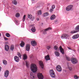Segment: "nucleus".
Segmentation results:
<instances>
[{"instance_id": "f257e3e1", "label": "nucleus", "mask_w": 79, "mask_h": 79, "mask_svg": "<svg viewBox=\"0 0 79 79\" xmlns=\"http://www.w3.org/2000/svg\"><path fill=\"white\" fill-rule=\"evenodd\" d=\"M30 68L31 71L33 72L36 73V72H37V67L36 65L35 64H31Z\"/></svg>"}, {"instance_id": "f03ea898", "label": "nucleus", "mask_w": 79, "mask_h": 79, "mask_svg": "<svg viewBox=\"0 0 79 79\" xmlns=\"http://www.w3.org/2000/svg\"><path fill=\"white\" fill-rule=\"evenodd\" d=\"M50 73L51 76L52 77H55V72L52 69L50 70Z\"/></svg>"}, {"instance_id": "7ed1b4c3", "label": "nucleus", "mask_w": 79, "mask_h": 79, "mask_svg": "<svg viewBox=\"0 0 79 79\" xmlns=\"http://www.w3.org/2000/svg\"><path fill=\"white\" fill-rule=\"evenodd\" d=\"M69 36V35L64 34L61 36V38L62 39H68Z\"/></svg>"}, {"instance_id": "20e7f679", "label": "nucleus", "mask_w": 79, "mask_h": 79, "mask_svg": "<svg viewBox=\"0 0 79 79\" xmlns=\"http://www.w3.org/2000/svg\"><path fill=\"white\" fill-rule=\"evenodd\" d=\"M37 77L39 79H44V76L41 73H38L37 74Z\"/></svg>"}, {"instance_id": "39448f33", "label": "nucleus", "mask_w": 79, "mask_h": 79, "mask_svg": "<svg viewBox=\"0 0 79 79\" xmlns=\"http://www.w3.org/2000/svg\"><path fill=\"white\" fill-rule=\"evenodd\" d=\"M71 61L73 64H76L77 63V60L76 58H72L71 59Z\"/></svg>"}, {"instance_id": "423d86ee", "label": "nucleus", "mask_w": 79, "mask_h": 79, "mask_svg": "<svg viewBox=\"0 0 79 79\" xmlns=\"http://www.w3.org/2000/svg\"><path fill=\"white\" fill-rule=\"evenodd\" d=\"M73 7V5H69L66 8V10L67 11H70L71 10H72V8Z\"/></svg>"}, {"instance_id": "0eeeda50", "label": "nucleus", "mask_w": 79, "mask_h": 79, "mask_svg": "<svg viewBox=\"0 0 79 79\" xmlns=\"http://www.w3.org/2000/svg\"><path fill=\"white\" fill-rule=\"evenodd\" d=\"M56 69L57 71H59V72H60V71H62L61 67V66L60 65H58L57 66Z\"/></svg>"}, {"instance_id": "6e6552de", "label": "nucleus", "mask_w": 79, "mask_h": 79, "mask_svg": "<svg viewBox=\"0 0 79 79\" xmlns=\"http://www.w3.org/2000/svg\"><path fill=\"white\" fill-rule=\"evenodd\" d=\"M59 49L61 53L63 55H64V49L62 48V47L60 46L59 47Z\"/></svg>"}, {"instance_id": "1a4fd4ad", "label": "nucleus", "mask_w": 79, "mask_h": 79, "mask_svg": "<svg viewBox=\"0 0 79 79\" xmlns=\"http://www.w3.org/2000/svg\"><path fill=\"white\" fill-rule=\"evenodd\" d=\"M26 50L27 51H29L30 50V45L29 44H27L26 46Z\"/></svg>"}, {"instance_id": "9d476101", "label": "nucleus", "mask_w": 79, "mask_h": 79, "mask_svg": "<svg viewBox=\"0 0 79 79\" xmlns=\"http://www.w3.org/2000/svg\"><path fill=\"white\" fill-rule=\"evenodd\" d=\"M14 60L16 62H19V57L17 56H15L14 57Z\"/></svg>"}, {"instance_id": "9b49d317", "label": "nucleus", "mask_w": 79, "mask_h": 79, "mask_svg": "<svg viewBox=\"0 0 79 79\" xmlns=\"http://www.w3.org/2000/svg\"><path fill=\"white\" fill-rule=\"evenodd\" d=\"M31 43L32 46H36V45H37V43H36V42L34 40L32 41Z\"/></svg>"}, {"instance_id": "f8f14e48", "label": "nucleus", "mask_w": 79, "mask_h": 79, "mask_svg": "<svg viewBox=\"0 0 79 79\" xmlns=\"http://www.w3.org/2000/svg\"><path fill=\"white\" fill-rule=\"evenodd\" d=\"M5 50L6 51H9V49L10 48V47L8 45H5Z\"/></svg>"}, {"instance_id": "ddd939ff", "label": "nucleus", "mask_w": 79, "mask_h": 79, "mask_svg": "<svg viewBox=\"0 0 79 79\" xmlns=\"http://www.w3.org/2000/svg\"><path fill=\"white\" fill-rule=\"evenodd\" d=\"M51 29V28H50V27H49L48 28L45 29L44 30V31L43 33L44 34H47L46 31H49V30H50Z\"/></svg>"}, {"instance_id": "4468645a", "label": "nucleus", "mask_w": 79, "mask_h": 79, "mask_svg": "<svg viewBox=\"0 0 79 79\" xmlns=\"http://www.w3.org/2000/svg\"><path fill=\"white\" fill-rule=\"evenodd\" d=\"M39 64L42 69L44 68V64L42 61H39Z\"/></svg>"}, {"instance_id": "2eb2a0df", "label": "nucleus", "mask_w": 79, "mask_h": 79, "mask_svg": "<svg viewBox=\"0 0 79 79\" xmlns=\"http://www.w3.org/2000/svg\"><path fill=\"white\" fill-rule=\"evenodd\" d=\"M79 37V35L77 34L76 35H75L72 37V38H73V39H77Z\"/></svg>"}, {"instance_id": "dca6fc26", "label": "nucleus", "mask_w": 79, "mask_h": 79, "mask_svg": "<svg viewBox=\"0 0 79 79\" xmlns=\"http://www.w3.org/2000/svg\"><path fill=\"white\" fill-rule=\"evenodd\" d=\"M45 58L46 61H48V60H50V56L49 55H47L45 56Z\"/></svg>"}, {"instance_id": "f3484780", "label": "nucleus", "mask_w": 79, "mask_h": 79, "mask_svg": "<svg viewBox=\"0 0 79 79\" xmlns=\"http://www.w3.org/2000/svg\"><path fill=\"white\" fill-rule=\"evenodd\" d=\"M9 74V71L8 70L6 71L5 73V77H8V75Z\"/></svg>"}, {"instance_id": "a211bd4d", "label": "nucleus", "mask_w": 79, "mask_h": 79, "mask_svg": "<svg viewBox=\"0 0 79 79\" xmlns=\"http://www.w3.org/2000/svg\"><path fill=\"white\" fill-rule=\"evenodd\" d=\"M30 78L31 79H35L34 75L32 73H30Z\"/></svg>"}, {"instance_id": "6ab92c4d", "label": "nucleus", "mask_w": 79, "mask_h": 79, "mask_svg": "<svg viewBox=\"0 0 79 79\" xmlns=\"http://www.w3.org/2000/svg\"><path fill=\"white\" fill-rule=\"evenodd\" d=\"M55 17H56L55 15H52L51 16L50 19H51V20H53V19L55 18Z\"/></svg>"}, {"instance_id": "aec40b11", "label": "nucleus", "mask_w": 79, "mask_h": 79, "mask_svg": "<svg viewBox=\"0 0 79 79\" xmlns=\"http://www.w3.org/2000/svg\"><path fill=\"white\" fill-rule=\"evenodd\" d=\"M25 44L24 43V42H23V41H21V43L20 44V45L22 47H24V46Z\"/></svg>"}, {"instance_id": "412c9836", "label": "nucleus", "mask_w": 79, "mask_h": 79, "mask_svg": "<svg viewBox=\"0 0 79 79\" xmlns=\"http://www.w3.org/2000/svg\"><path fill=\"white\" fill-rule=\"evenodd\" d=\"M56 56H60V53L59 52L56 51L54 52Z\"/></svg>"}, {"instance_id": "4be33fe9", "label": "nucleus", "mask_w": 79, "mask_h": 79, "mask_svg": "<svg viewBox=\"0 0 79 79\" xmlns=\"http://www.w3.org/2000/svg\"><path fill=\"white\" fill-rule=\"evenodd\" d=\"M49 15V13L48 12H46L44 13L43 15V17H45V16H48Z\"/></svg>"}, {"instance_id": "5701e85b", "label": "nucleus", "mask_w": 79, "mask_h": 79, "mask_svg": "<svg viewBox=\"0 0 79 79\" xmlns=\"http://www.w3.org/2000/svg\"><path fill=\"white\" fill-rule=\"evenodd\" d=\"M12 3L15 5H16L18 4L17 1L16 0H14L12 1Z\"/></svg>"}, {"instance_id": "b1692460", "label": "nucleus", "mask_w": 79, "mask_h": 79, "mask_svg": "<svg viewBox=\"0 0 79 79\" xmlns=\"http://www.w3.org/2000/svg\"><path fill=\"white\" fill-rule=\"evenodd\" d=\"M27 58V55H26V54H25L23 55V59L24 60H26Z\"/></svg>"}, {"instance_id": "393cba45", "label": "nucleus", "mask_w": 79, "mask_h": 79, "mask_svg": "<svg viewBox=\"0 0 79 79\" xmlns=\"http://www.w3.org/2000/svg\"><path fill=\"white\" fill-rule=\"evenodd\" d=\"M35 30H36L35 27H33L31 29V31H32V32H35Z\"/></svg>"}, {"instance_id": "a878e982", "label": "nucleus", "mask_w": 79, "mask_h": 79, "mask_svg": "<svg viewBox=\"0 0 79 79\" xmlns=\"http://www.w3.org/2000/svg\"><path fill=\"white\" fill-rule=\"evenodd\" d=\"M3 63L5 65H6L7 64V61L5 60H3Z\"/></svg>"}, {"instance_id": "bb28decb", "label": "nucleus", "mask_w": 79, "mask_h": 79, "mask_svg": "<svg viewBox=\"0 0 79 79\" xmlns=\"http://www.w3.org/2000/svg\"><path fill=\"white\" fill-rule=\"evenodd\" d=\"M37 13L38 15H42V10H40L38 11L37 12Z\"/></svg>"}, {"instance_id": "cd10ccee", "label": "nucleus", "mask_w": 79, "mask_h": 79, "mask_svg": "<svg viewBox=\"0 0 79 79\" xmlns=\"http://www.w3.org/2000/svg\"><path fill=\"white\" fill-rule=\"evenodd\" d=\"M6 37H10V34H9V33H6Z\"/></svg>"}, {"instance_id": "c85d7f7f", "label": "nucleus", "mask_w": 79, "mask_h": 79, "mask_svg": "<svg viewBox=\"0 0 79 79\" xmlns=\"http://www.w3.org/2000/svg\"><path fill=\"white\" fill-rule=\"evenodd\" d=\"M14 45H11L10 48V50H14Z\"/></svg>"}, {"instance_id": "c756f323", "label": "nucleus", "mask_w": 79, "mask_h": 79, "mask_svg": "<svg viewBox=\"0 0 79 79\" xmlns=\"http://www.w3.org/2000/svg\"><path fill=\"white\" fill-rule=\"evenodd\" d=\"M77 32V31L76 30V31H73L71 32V34H74V33H76Z\"/></svg>"}, {"instance_id": "7c9ffc66", "label": "nucleus", "mask_w": 79, "mask_h": 79, "mask_svg": "<svg viewBox=\"0 0 79 79\" xmlns=\"http://www.w3.org/2000/svg\"><path fill=\"white\" fill-rule=\"evenodd\" d=\"M26 64L27 67H29V63L28 62L26 61Z\"/></svg>"}, {"instance_id": "2f4dec72", "label": "nucleus", "mask_w": 79, "mask_h": 79, "mask_svg": "<svg viewBox=\"0 0 79 79\" xmlns=\"http://www.w3.org/2000/svg\"><path fill=\"white\" fill-rule=\"evenodd\" d=\"M66 60H68V61H70V60H71V59H70V58H69V57L68 56H66Z\"/></svg>"}, {"instance_id": "473e14b6", "label": "nucleus", "mask_w": 79, "mask_h": 79, "mask_svg": "<svg viewBox=\"0 0 79 79\" xmlns=\"http://www.w3.org/2000/svg\"><path fill=\"white\" fill-rule=\"evenodd\" d=\"M28 18H29L30 19H31V18H32V15H28Z\"/></svg>"}, {"instance_id": "72a5a7b5", "label": "nucleus", "mask_w": 79, "mask_h": 79, "mask_svg": "<svg viewBox=\"0 0 79 79\" xmlns=\"http://www.w3.org/2000/svg\"><path fill=\"white\" fill-rule=\"evenodd\" d=\"M18 55L19 57L20 58H21V53L19 52L18 53Z\"/></svg>"}, {"instance_id": "f704fd0d", "label": "nucleus", "mask_w": 79, "mask_h": 79, "mask_svg": "<svg viewBox=\"0 0 79 79\" xmlns=\"http://www.w3.org/2000/svg\"><path fill=\"white\" fill-rule=\"evenodd\" d=\"M74 78L75 79H79V77L77 76V75H75L74 76Z\"/></svg>"}, {"instance_id": "c9c22d12", "label": "nucleus", "mask_w": 79, "mask_h": 79, "mask_svg": "<svg viewBox=\"0 0 79 79\" xmlns=\"http://www.w3.org/2000/svg\"><path fill=\"white\" fill-rule=\"evenodd\" d=\"M68 69L69 71H73V68L71 67H69Z\"/></svg>"}, {"instance_id": "e433bc0d", "label": "nucleus", "mask_w": 79, "mask_h": 79, "mask_svg": "<svg viewBox=\"0 0 79 79\" xmlns=\"http://www.w3.org/2000/svg\"><path fill=\"white\" fill-rule=\"evenodd\" d=\"M46 48L48 50H49L50 48H51V46H47Z\"/></svg>"}, {"instance_id": "4c0bfd02", "label": "nucleus", "mask_w": 79, "mask_h": 79, "mask_svg": "<svg viewBox=\"0 0 79 79\" xmlns=\"http://www.w3.org/2000/svg\"><path fill=\"white\" fill-rule=\"evenodd\" d=\"M16 17H19V16H20V15H19V13H17L16 15Z\"/></svg>"}, {"instance_id": "58836bf2", "label": "nucleus", "mask_w": 79, "mask_h": 79, "mask_svg": "<svg viewBox=\"0 0 79 79\" xmlns=\"http://www.w3.org/2000/svg\"><path fill=\"white\" fill-rule=\"evenodd\" d=\"M26 19V15H24L23 18V21H25Z\"/></svg>"}, {"instance_id": "ea45409f", "label": "nucleus", "mask_w": 79, "mask_h": 79, "mask_svg": "<svg viewBox=\"0 0 79 79\" xmlns=\"http://www.w3.org/2000/svg\"><path fill=\"white\" fill-rule=\"evenodd\" d=\"M54 49H55V50H57L58 48V47L57 46H55L54 47Z\"/></svg>"}, {"instance_id": "a19ab883", "label": "nucleus", "mask_w": 79, "mask_h": 79, "mask_svg": "<svg viewBox=\"0 0 79 79\" xmlns=\"http://www.w3.org/2000/svg\"><path fill=\"white\" fill-rule=\"evenodd\" d=\"M52 9H55V5H53L52 6Z\"/></svg>"}, {"instance_id": "79ce46f5", "label": "nucleus", "mask_w": 79, "mask_h": 79, "mask_svg": "<svg viewBox=\"0 0 79 79\" xmlns=\"http://www.w3.org/2000/svg\"><path fill=\"white\" fill-rule=\"evenodd\" d=\"M53 9H51L49 10V11L50 12V13H52L53 12Z\"/></svg>"}, {"instance_id": "37998d69", "label": "nucleus", "mask_w": 79, "mask_h": 79, "mask_svg": "<svg viewBox=\"0 0 79 79\" xmlns=\"http://www.w3.org/2000/svg\"><path fill=\"white\" fill-rule=\"evenodd\" d=\"M4 40H8V39L7 38L5 37Z\"/></svg>"}, {"instance_id": "c03bdc74", "label": "nucleus", "mask_w": 79, "mask_h": 79, "mask_svg": "<svg viewBox=\"0 0 79 79\" xmlns=\"http://www.w3.org/2000/svg\"><path fill=\"white\" fill-rule=\"evenodd\" d=\"M37 21H39V20L40 19H39V18H37V19H36Z\"/></svg>"}, {"instance_id": "a18cd8bd", "label": "nucleus", "mask_w": 79, "mask_h": 79, "mask_svg": "<svg viewBox=\"0 0 79 79\" xmlns=\"http://www.w3.org/2000/svg\"><path fill=\"white\" fill-rule=\"evenodd\" d=\"M68 49H69V50H71V49L69 47H68Z\"/></svg>"}, {"instance_id": "49530a36", "label": "nucleus", "mask_w": 79, "mask_h": 79, "mask_svg": "<svg viewBox=\"0 0 79 79\" xmlns=\"http://www.w3.org/2000/svg\"><path fill=\"white\" fill-rule=\"evenodd\" d=\"M1 69H2V67L0 66V71H1Z\"/></svg>"}, {"instance_id": "de8ad7c7", "label": "nucleus", "mask_w": 79, "mask_h": 79, "mask_svg": "<svg viewBox=\"0 0 79 79\" xmlns=\"http://www.w3.org/2000/svg\"><path fill=\"white\" fill-rule=\"evenodd\" d=\"M57 20H56L55 21V22H57Z\"/></svg>"}, {"instance_id": "09e8293b", "label": "nucleus", "mask_w": 79, "mask_h": 79, "mask_svg": "<svg viewBox=\"0 0 79 79\" xmlns=\"http://www.w3.org/2000/svg\"><path fill=\"white\" fill-rule=\"evenodd\" d=\"M1 36V33H0V37Z\"/></svg>"}, {"instance_id": "8fccbe9b", "label": "nucleus", "mask_w": 79, "mask_h": 79, "mask_svg": "<svg viewBox=\"0 0 79 79\" xmlns=\"http://www.w3.org/2000/svg\"><path fill=\"white\" fill-rule=\"evenodd\" d=\"M47 19H48V17L47 18Z\"/></svg>"}, {"instance_id": "3c124183", "label": "nucleus", "mask_w": 79, "mask_h": 79, "mask_svg": "<svg viewBox=\"0 0 79 79\" xmlns=\"http://www.w3.org/2000/svg\"><path fill=\"white\" fill-rule=\"evenodd\" d=\"M47 9H48V8H47Z\"/></svg>"}, {"instance_id": "603ef678", "label": "nucleus", "mask_w": 79, "mask_h": 79, "mask_svg": "<svg viewBox=\"0 0 79 79\" xmlns=\"http://www.w3.org/2000/svg\"><path fill=\"white\" fill-rule=\"evenodd\" d=\"M0 24H1V23H0Z\"/></svg>"}]
</instances>
